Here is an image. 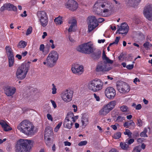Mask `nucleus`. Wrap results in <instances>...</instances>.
I'll return each instance as SVG.
<instances>
[{
    "instance_id": "1",
    "label": "nucleus",
    "mask_w": 152,
    "mask_h": 152,
    "mask_svg": "<svg viewBox=\"0 0 152 152\" xmlns=\"http://www.w3.org/2000/svg\"><path fill=\"white\" fill-rule=\"evenodd\" d=\"M77 50L83 53L90 54L91 57L95 61H97L100 58L101 51L97 50L94 52L93 44L91 42H88L79 45L77 48Z\"/></svg>"
},
{
    "instance_id": "2",
    "label": "nucleus",
    "mask_w": 152,
    "mask_h": 152,
    "mask_svg": "<svg viewBox=\"0 0 152 152\" xmlns=\"http://www.w3.org/2000/svg\"><path fill=\"white\" fill-rule=\"evenodd\" d=\"M94 7L96 9L95 12L98 15L107 17L109 15L111 3L107 1L98 0L95 4Z\"/></svg>"
},
{
    "instance_id": "3",
    "label": "nucleus",
    "mask_w": 152,
    "mask_h": 152,
    "mask_svg": "<svg viewBox=\"0 0 152 152\" xmlns=\"http://www.w3.org/2000/svg\"><path fill=\"white\" fill-rule=\"evenodd\" d=\"M17 129L27 136H32L35 134L34 126L31 122L27 120H23L19 124Z\"/></svg>"
},
{
    "instance_id": "4",
    "label": "nucleus",
    "mask_w": 152,
    "mask_h": 152,
    "mask_svg": "<svg viewBox=\"0 0 152 152\" xmlns=\"http://www.w3.org/2000/svg\"><path fill=\"white\" fill-rule=\"evenodd\" d=\"M34 144L32 140L20 139L17 142L16 152H30Z\"/></svg>"
},
{
    "instance_id": "5",
    "label": "nucleus",
    "mask_w": 152,
    "mask_h": 152,
    "mask_svg": "<svg viewBox=\"0 0 152 152\" xmlns=\"http://www.w3.org/2000/svg\"><path fill=\"white\" fill-rule=\"evenodd\" d=\"M58 58V53L56 51L53 50L49 54L45 61L43 62V64H47L48 66L52 67L56 64Z\"/></svg>"
},
{
    "instance_id": "6",
    "label": "nucleus",
    "mask_w": 152,
    "mask_h": 152,
    "mask_svg": "<svg viewBox=\"0 0 152 152\" xmlns=\"http://www.w3.org/2000/svg\"><path fill=\"white\" fill-rule=\"evenodd\" d=\"M103 83L99 79L95 78L90 82L89 84V89L94 92L101 90L103 87Z\"/></svg>"
},
{
    "instance_id": "7",
    "label": "nucleus",
    "mask_w": 152,
    "mask_h": 152,
    "mask_svg": "<svg viewBox=\"0 0 152 152\" xmlns=\"http://www.w3.org/2000/svg\"><path fill=\"white\" fill-rule=\"evenodd\" d=\"M75 121L73 113H68L63 122V126L65 128L70 129L72 127L73 124Z\"/></svg>"
},
{
    "instance_id": "8",
    "label": "nucleus",
    "mask_w": 152,
    "mask_h": 152,
    "mask_svg": "<svg viewBox=\"0 0 152 152\" xmlns=\"http://www.w3.org/2000/svg\"><path fill=\"white\" fill-rule=\"evenodd\" d=\"M37 15L38 17L41 26H46L48 23V17L46 12L43 11L37 12Z\"/></svg>"
},
{
    "instance_id": "9",
    "label": "nucleus",
    "mask_w": 152,
    "mask_h": 152,
    "mask_svg": "<svg viewBox=\"0 0 152 152\" xmlns=\"http://www.w3.org/2000/svg\"><path fill=\"white\" fill-rule=\"evenodd\" d=\"M87 20L88 28V31L90 32L97 26V19L95 16H90L88 17Z\"/></svg>"
},
{
    "instance_id": "10",
    "label": "nucleus",
    "mask_w": 152,
    "mask_h": 152,
    "mask_svg": "<svg viewBox=\"0 0 152 152\" xmlns=\"http://www.w3.org/2000/svg\"><path fill=\"white\" fill-rule=\"evenodd\" d=\"M117 88L119 91L122 93L125 94L128 92L130 89L129 85L125 82L120 81L117 84Z\"/></svg>"
},
{
    "instance_id": "11",
    "label": "nucleus",
    "mask_w": 152,
    "mask_h": 152,
    "mask_svg": "<svg viewBox=\"0 0 152 152\" xmlns=\"http://www.w3.org/2000/svg\"><path fill=\"white\" fill-rule=\"evenodd\" d=\"M145 17L149 20H152V5H147L145 7L143 11Z\"/></svg>"
},
{
    "instance_id": "12",
    "label": "nucleus",
    "mask_w": 152,
    "mask_h": 152,
    "mask_svg": "<svg viewBox=\"0 0 152 152\" xmlns=\"http://www.w3.org/2000/svg\"><path fill=\"white\" fill-rule=\"evenodd\" d=\"M71 70L74 73L80 75L83 72L84 69L83 66H79L77 64H74L72 65Z\"/></svg>"
},
{
    "instance_id": "13",
    "label": "nucleus",
    "mask_w": 152,
    "mask_h": 152,
    "mask_svg": "<svg viewBox=\"0 0 152 152\" xmlns=\"http://www.w3.org/2000/svg\"><path fill=\"white\" fill-rule=\"evenodd\" d=\"M66 7L71 10L74 11L78 7L77 2L74 0H68L66 4Z\"/></svg>"
},
{
    "instance_id": "14",
    "label": "nucleus",
    "mask_w": 152,
    "mask_h": 152,
    "mask_svg": "<svg viewBox=\"0 0 152 152\" xmlns=\"http://www.w3.org/2000/svg\"><path fill=\"white\" fill-rule=\"evenodd\" d=\"M129 30V27L128 25L125 23H122L120 27L117 31V33L118 31L119 34L126 35Z\"/></svg>"
},
{
    "instance_id": "15",
    "label": "nucleus",
    "mask_w": 152,
    "mask_h": 152,
    "mask_svg": "<svg viewBox=\"0 0 152 152\" xmlns=\"http://www.w3.org/2000/svg\"><path fill=\"white\" fill-rule=\"evenodd\" d=\"M4 90L6 95H13L16 91V89L13 87L6 86L4 88Z\"/></svg>"
},
{
    "instance_id": "16",
    "label": "nucleus",
    "mask_w": 152,
    "mask_h": 152,
    "mask_svg": "<svg viewBox=\"0 0 152 152\" xmlns=\"http://www.w3.org/2000/svg\"><path fill=\"white\" fill-rule=\"evenodd\" d=\"M108 70L107 68V63L102 61L100 62L96 68L97 72L107 71Z\"/></svg>"
},
{
    "instance_id": "17",
    "label": "nucleus",
    "mask_w": 152,
    "mask_h": 152,
    "mask_svg": "<svg viewBox=\"0 0 152 152\" xmlns=\"http://www.w3.org/2000/svg\"><path fill=\"white\" fill-rule=\"evenodd\" d=\"M30 62H28L26 63H24L22 64L20 66L18 69L21 70L22 71L24 72L25 74H27V73L29 70L30 66Z\"/></svg>"
},
{
    "instance_id": "18",
    "label": "nucleus",
    "mask_w": 152,
    "mask_h": 152,
    "mask_svg": "<svg viewBox=\"0 0 152 152\" xmlns=\"http://www.w3.org/2000/svg\"><path fill=\"white\" fill-rule=\"evenodd\" d=\"M5 49L8 58H14L13 51L10 46H6Z\"/></svg>"
},
{
    "instance_id": "19",
    "label": "nucleus",
    "mask_w": 152,
    "mask_h": 152,
    "mask_svg": "<svg viewBox=\"0 0 152 152\" xmlns=\"http://www.w3.org/2000/svg\"><path fill=\"white\" fill-rule=\"evenodd\" d=\"M0 125L5 131H8L12 129L11 128L8 124V123L2 120H0Z\"/></svg>"
},
{
    "instance_id": "20",
    "label": "nucleus",
    "mask_w": 152,
    "mask_h": 152,
    "mask_svg": "<svg viewBox=\"0 0 152 152\" xmlns=\"http://www.w3.org/2000/svg\"><path fill=\"white\" fill-rule=\"evenodd\" d=\"M26 74L22 71L21 70L18 69L16 73V76L20 80H23L26 77Z\"/></svg>"
},
{
    "instance_id": "21",
    "label": "nucleus",
    "mask_w": 152,
    "mask_h": 152,
    "mask_svg": "<svg viewBox=\"0 0 152 152\" xmlns=\"http://www.w3.org/2000/svg\"><path fill=\"white\" fill-rule=\"evenodd\" d=\"M105 95L109 94L110 95H116V91L115 89L111 87H108L105 90Z\"/></svg>"
},
{
    "instance_id": "22",
    "label": "nucleus",
    "mask_w": 152,
    "mask_h": 152,
    "mask_svg": "<svg viewBox=\"0 0 152 152\" xmlns=\"http://www.w3.org/2000/svg\"><path fill=\"white\" fill-rule=\"evenodd\" d=\"M81 122L83 126H86L89 122L88 115H83L82 118Z\"/></svg>"
},
{
    "instance_id": "23",
    "label": "nucleus",
    "mask_w": 152,
    "mask_h": 152,
    "mask_svg": "<svg viewBox=\"0 0 152 152\" xmlns=\"http://www.w3.org/2000/svg\"><path fill=\"white\" fill-rule=\"evenodd\" d=\"M116 104V102L115 101H113L109 102L106 105H104L110 112L115 107Z\"/></svg>"
},
{
    "instance_id": "24",
    "label": "nucleus",
    "mask_w": 152,
    "mask_h": 152,
    "mask_svg": "<svg viewBox=\"0 0 152 152\" xmlns=\"http://www.w3.org/2000/svg\"><path fill=\"white\" fill-rule=\"evenodd\" d=\"M110 112L107 108L104 105L102 108L100 110L99 113L100 115L103 116H105Z\"/></svg>"
},
{
    "instance_id": "25",
    "label": "nucleus",
    "mask_w": 152,
    "mask_h": 152,
    "mask_svg": "<svg viewBox=\"0 0 152 152\" xmlns=\"http://www.w3.org/2000/svg\"><path fill=\"white\" fill-rule=\"evenodd\" d=\"M6 7V10L8 11H16L17 10V7L10 3H5Z\"/></svg>"
},
{
    "instance_id": "26",
    "label": "nucleus",
    "mask_w": 152,
    "mask_h": 152,
    "mask_svg": "<svg viewBox=\"0 0 152 152\" xmlns=\"http://www.w3.org/2000/svg\"><path fill=\"white\" fill-rule=\"evenodd\" d=\"M53 134V132L50 130L46 131L45 134V141H50V138L49 137Z\"/></svg>"
},
{
    "instance_id": "27",
    "label": "nucleus",
    "mask_w": 152,
    "mask_h": 152,
    "mask_svg": "<svg viewBox=\"0 0 152 152\" xmlns=\"http://www.w3.org/2000/svg\"><path fill=\"white\" fill-rule=\"evenodd\" d=\"M73 90L70 88L66 89L62 93L63 95H73Z\"/></svg>"
},
{
    "instance_id": "28",
    "label": "nucleus",
    "mask_w": 152,
    "mask_h": 152,
    "mask_svg": "<svg viewBox=\"0 0 152 152\" xmlns=\"http://www.w3.org/2000/svg\"><path fill=\"white\" fill-rule=\"evenodd\" d=\"M27 45V43L23 41L19 42L17 45V47L19 48H24Z\"/></svg>"
},
{
    "instance_id": "29",
    "label": "nucleus",
    "mask_w": 152,
    "mask_h": 152,
    "mask_svg": "<svg viewBox=\"0 0 152 152\" xmlns=\"http://www.w3.org/2000/svg\"><path fill=\"white\" fill-rule=\"evenodd\" d=\"M61 98L64 102H67L72 100V96H62Z\"/></svg>"
},
{
    "instance_id": "30",
    "label": "nucleus",
    "mask_w": 152,
    "mask_h": 152,
    "mask_svg": "<svg viewBox=\"0 0 152 152\" xmlns=\"http://www.w3.org/2000/svg\"><path fill=\"white\" fill-rule=\"evenodd\" d=\"M120 146L121 148L124 150H127L129 148V145L126 142H120Z\"/></svg>"
},
{
    "instance_id": "31",
    "label": "nucleus",
    "mask_w": 152,
    "mask_h": 152,
    "mask_svg": "<svg viewBox=\"0 0 152 152\" xmlns=\"http://www.w3.org/2000/svg\"><path fill=\"white\" fill-rule=\"evenodd\" d=\"M76 20L75 19H73V22L71 23V25L68 29L69 32H70L72 31L73 27L76 25Z\"/></svg>"
},
{
    "instance_id": "32",
    "label": "nucleus",
    "mask_w": 152,
    "mask_h": 152,
    "mask_svg": "<svg viewBox=\"0 0 152 152\" xmlns=\"http://www.w3.org/2000/svg\"><path fill=\"white\" fill-rule=\"evenodd\" d=\"M54 22L57 25H60L62 23V17L59 16L54 20Z\"/></svg>"
},
{
    "instance_id": "33",
    "label": "nucleus",
    "mask_w": 152,
    "mask_h": 152,
    "mask_svg": "<svg viewBox=\"0 0 152 152\" xmlns=\"http://www.w3.org/2000/svg\"><path fill=\"white\" fill-rule=\"evenodd\" d=\"M129 3L132 4L134 7L137 5L140 1L141 0H128Z\"/></svg>"
},
{
    "instance_id": "34",
    "label": "nucleus",
    "mask_w": 152,
    "mask_h": 152,
    "mask_svg": "<svg viewBox=\"0 0 152 152\" xmlns=\"http://www.w3.org/2000/svg\"><path fill=\"white\" fill-rule=\"evenodd\" d=\"M9 62V66L10 67H11L13 66L14 63V58H8Z\"/></svg>"
},
{
    "instance_id": "35",
    "label": "nucleus",
    "mask_w": 152,
    "mask_h": 152,
    "mask_svg": "<svg viewBox=\"0 0 152 152\" xmlns=\"http://www.w3.org/2000/svg\"><path fill=\"white\" fill-rule=\"evenodd\" d=\"M147 132V129L146 128H145L143 132L140 134V136L141 137H148L146 134V133Z\"/></svg>"
},
{
    "instance_id": "36",
    "label": "nucleus",
    "mask_w": 152,
    "mask_h": 152,
    "mask_svg": "<svg viewBox=\"0 0 152 152\" xmlns=\"http://www.w3.org/2000/svg\"><path fill=\"white\" fill-rule=\"evenodd\" d=\"M124 133L125 135H127L130 138L132 137V133L128 129H126L125 132H124Z\"/></svg>"
},
{
    "instance_id": "37",
    "label": "nucleus",
    "mask_w": 152,
    "mask_h": 152,
    "mask_svg": "<svg viewBox=\"0 0 152 152\" xmlns=\"http://www.w3.org/2000/svg\"><path fill=\"white\" fill-rule=\"evenodd\" d=\"M141 150L140 147L139 145L137 146L134 148L132 152H140Z\"/></svg>"
},
{
    "instance_id": "38",
    "label": "nucleus",
    "mask_w": 152,
    "mask_h": 152,
    "mask_svg": "<svg viewBox=\"0 0 152 152\" xmlns=\"http://www.w3.org/2000/svg\"><path fill=\"white\" fill-rule=\"evenodd\" d=\"M120 108L121 110L123 112H128L129 110L128 107L125 105L122 106Z\"/></svg>"
},
{
    "instance_id": "39",
    "label": "nucleus",
    "mask_w": 152,
    "mask_h": 152,
    "mask_svg": "<svg viewBox=\"0 0 152 152\" xmlns=\"http://www.w3.org/2000/svg\"><path fill=\"white\" fill-rule=\"evenodd\" d=\"M121 133L118 132L115 133L113 136V137L115 139H118L121 137Z\"/></svg>"
},
{
    "instance_id": "40",
    "label": "nucleus",
    "mask_w": 152,
    "mask_h": 152,
    "mask_svg": "<svg viewBox=\"0 0 152 152\" xmlns=\"http://www.w3.org/2000/svg\"><path fill=\"white\" fill-rule=\"evenodd\" d=\"M120 39V37H116L115 41L112 43H110L109 44V46H111L112 45L115 44H117L119 41V40Z\"/></svg>"
},
{
    "instance_id": "41",
    "label": "nucleus",
    "mask_w": 152,
    "mask_h": 152,
    "mask_svg": "<svg viewBox=\"0 0 152 152\" xmlns=\"http://www.w3.org/2000/svg\"><path fill=\"white\" fill-rule=\"evenodd\" d=\"M62 124V122H60L56 127L54 129V131L55 132H57L59 130V129L61 126Z\"/></svg>"
},
{
    "instance_id": "42",
    "label": "nucleus",
    "mask_w": 152,
    "mask_h": 152,
    "mask_svg": "<svg viewBox=\"0 0 152 152\" xmlns=\"http://www.w3.org/2000/svg\"><path fill=\"white\" fill-rule=\"evenodd\" d=\"M53 87L52 88V93L53 94H54L56 93L57 88H56V86L54 83L52 84Z\"/></svg>"
},
{
    "instance_id": "43",
    "label": "nucleus",
    "mask_w": 152,
    "mask_h": 152,
    "mask_svg": "<svg viewBox=\"0 0 152 152\" xmlns=\"http://www.w3.org/2000/svg\"><path fill=\"white\" fill-rule=\"evenodd\" d=\"M103 60H104V62H105L106 63H109V64H112L113 62V61H112V60L110 59L107 57L105 58Z\"/></svg>"
},
{
    "instance_id": "44",
    "label": "nucleus",
    "mask_w": 152,
    "mask_h": 152,
    "mask_svg": "<svg viewBox=\"0 0 152 152\" xmlns=\"http://www.w3.org/2000/svg\"><path fill=\"white\" fill-rule=\"evenodd\" d=\"M32 27H29L26 31V35L27 36L31 34L32 32Z\"/></svg>"
},
{
    "instance_id": "45",
    "label": "nucleus",
    "mask_w": 152,
    "mask_h": 152,
    "mask_svg": "<svg viewBox=\"0 0 152 152\" xmlns=\"http://www.w3.org/2000/svg\"><path fill=\"white\" fill-rule=\"evenodd\" d=\"M87 142L86 141H82L78 143V145L79 146L85 145L87 144Z\"/></svg>"
},
{
    "instance_id": "46",
    "label": "nucleus",
    "mask_w": 152,
    "mask_h": 152,
    "mask_svg": "<svg viewBox=\"0 0 152 152\" xmlns=\"http://www.w3.org/2000/svg\"><path fill=\"white\" fill-rule=\"evenodd\" d=\"M45 48V45L43 44H42L40 45L39 47V50L41 51L42 53H44L45 52L44 49Z\"/></svg>"
},
{
    "instance_id": "47",
    "label": "nucleus",
    "mask_w": 152,
    "mask_h": 152,
    "mask_svg": "<svg viewBox=\"0 0 152 152\" xmlns=\"http://www.w3.org/2000/svg\"><path fill=\"white\" fill-rule=\"evenodd\" d=\"M125 118L121 116H119L117 118V120L118 121L121 122L124 120Z\"/></svg>"
},
{
    "instance_id": "48",
    "label": "nucleus",
    "mask_w": 152,
    "mask_h": 152,
    "mask_svg": "<svg viewBox=\"0 0 152 152\" xmlns=\"http://www.w3.org/2000/svg\"><path fill=\"white\" fill-rule=\"evenodd\" d=\"M5 10H6V4H4L0 8V11L1 12L4 11Z\"/></svg>"
},
{
    "instance_id": "49",
    "label": "nucleus",
    "mask_w": 152,
    "mask_h": 152,
    "mask_svg": "<svg viewBox=\"0 0 152 152\" xmlns=\"http://www.w3.org/2000/svg\"><path fill=\"white\" fill-rule=\"evenodd\" d=\"M134 64H129L126 66V68L129 70L132 69L134 68Z\"/></svg>"
},
{
    "instance_id": "50",
    "label": "nucleus",
    "mask_w": 152,
    "mask_h": 152,
    "mask_svg": "<svg viewBox=\"0 0 152 152\" xmlns=\"http://www.w3.org/2000/svg\"><path fill=\"white\" fill-rule=\"evenodd\" d=\"M47 116L48 119L51 121L53 120V118L52 116V115L50 114H48L47 115Z\"/></svg>"
},
{
    "instance_id": "51",
    "label": "nucleus",
    "mask_w": 152,
    "mask_h": 152,
    "mask_svg": "<svg viewBox=\"0 0 152 152\" xmlns=\"http://www.w3.org/2000/svg\"><path fill=\"white\" fill-rule=\"evenodd\" d=\"M64 143L65 146H70L71 145V143L68 141H64Z\"/></svg>"
},
{
    "instance_id": "52",
    "label": "nucleus",
    "mask_w": 152,
    "mask_h": 152,
    "mask_svg": "<svg viewBox=\"0 0 152 152\" xmlns=\"http://www.w3.org/2000/svg\"><path fill=\"white\" fill-rule=\"evenodd\" d=\"M134 142V140L133 139H130L128 140L127 141V144L130 145L132 144Z\"/></svg>"
},
{
    "instance_id": "53",
    "label": "nucleus",
    "mask_w": 152,
    "mask_h": 152,
    "mask_svg": "<svg viewBox=\"0 0 152 152\" xmlns=\"http://www.w3.org/2000/svg\"><path fill=\"white\" fill-rule=\"evenodd\" d=\"M110 28L113 31H115L116 30V26H115L114 24H112V25L110 26Z\"/></svg>"
},
{
    "instance_id": "54",
    "label": "nucleus",
    "mask_w": 152,
    "mask_h": 152,
    "mask_svg": "<svg viewBox=\"0 0 152 152\" xmlns=\"http://www.w3.org/2000/svg\"><path fill=\"white\" fill-rule=\"evenodd\" d=\"M149 43L148 42H146L144 43L143 46L145 48H149Z\"/></svg>"
},
{
    "instance_id": "55",
    "label": "nucleus",
    "mask_w": 152,
    "mask_h": 152,
    "mask_svg": "<svg viewBox=\"0 0 152 152\" xmlns=\"http://www.w3.org/2000/svg\"><path fill=\"white\" fill-rule=\"evenodd\" d=\"M51 102L53 106V107L54 108H56L57 107L56 104V102L52 100H51Z\"/></svg>"
},
{
    "instance_id": "56",
    "label": "nucleus",
    "mask_w": 152,
    "mask_h": 152,
    "mask_svg": "<svg viewBox=\"0 0 152 152\" xmlns=\"http://www.w3.org/2000/svg\"><path fill=\"white\" fill-rule=\"evenodd\" d=\"M53 41L52 39H50V42L52 43V45L51 46V47L52 49H54L55 48V46L53 44Z\"/></svg>"
},
{
    "instance_id": "57",
    "label": "nucleus",
    "mask_w": 152,
    "mask_h": 152,
    "mask_svg": "<svg viewBox=\"0 0 152 152\" xmlns=\"http://www.w3.org/2000/svg\"><path fill=\"white\" fill-rule=\"evenodd\" d=\"M142 108V106L140 104H138L135 107V109L137 110H140Z\"/></svg>"
},
{
    "instance_id": "58",
    "label": "nucleus",
    "mask_w": 152,
    "mask_h": 152,
    "mask_svg": "<svg viewBox=\"0 0 152 152\" xmlns=\"http://www.w3.org/2000/svg\"><path fill=\"white\" fill-rule=\"evenodd\" d=\"M28 54V52L27 51L22 52L21 53V55L23 57L25 56Z\"/></svg>"
},
{
    "instance_id": "59",
    "label": "nucleus",
    "mask_w": 152,
    "mask_h": 152,
    "mask_svg": "<svg viewBox=\"0 0 152 152\" xmlns=\"http://www.w3.org/2000/svg\"><path fill=\"white\" fill-rule=\"evenodd\" d=\"M137 124L139 126H142V122L141 120L140 119L138 120Z\"/></svg>"
},
{
    "instance_id": "60",
    "label": "nucleus",
    "mask_w": 152,
    "mask_h": 152,
    "mask_svg": "<svg viewBox=\"0 0 152 152\" xmlns=\"http://www.w3.org/2000/svg\"><path fill=\"white\" fill-rule=\"evenodd\" d=\"M129 125L130 124L128 122H126L124 124V127H126L127 128H129Z\"/></svg>"
},
{
    "instance_id": "61",
    "label": "nucleus",
    "mask_w": 152,
    "mask_h": 152,
    "mask_svg": "<svg viewBox=\"0 0 152 152\" xmlns=\"http://www.w3.org/2000/svg\"><path fill=\"white\" fill-rule=\"evenodd\" d=\"M72 107L73 108H74V111L75 112H77V106L74 104H73Z\"/></svg>"
},
{
    "instance_id": "62",
    "label": "nucleus",
    "mask_w": 152,
    "mask_h": 152,
    "mask_svg": "<svg viewBox=\"0 0 152 152\" xmlns=\"http://www.w3.org/2000/svg\"><path fill=\"white\" fill-rule=\"evenodd\" d=\"M104 20V19L102 18H99L97 20V21L99 23H101L103 22Z\"/></svg>"
},
{
    "instance_id": "63",
    "label": "nucleus",
    "mask_w": 152,
    "mask_h": 152,
    "mask_svg": "<svg viewBox=\"0 0 152 152\" xmlns=\"http://www.w3.org/2000/svg\"><path fill=\"white\" fill-rule=\"evenodd\" d=\"M38 91L37 89L36 88H33V89L31 90V93H35L37 92Z\"/></svg>"
},
{
    "instance_id": "64",
    "label": "nucleus",
    "mask_w": 152,
    "mask_h": 152,
    "mask_svg": "<svg viewBox=\"0 0 152 152\" xmlns=\"http://www.w3.org/2000/svg\"><path fill=\"white\" fill-rule=\"evenodd\" d=\"M143 140L144 139L143 138H139L137 139V142L139 143H141L143 142Z\"/></svg>"
}]
</instances>
